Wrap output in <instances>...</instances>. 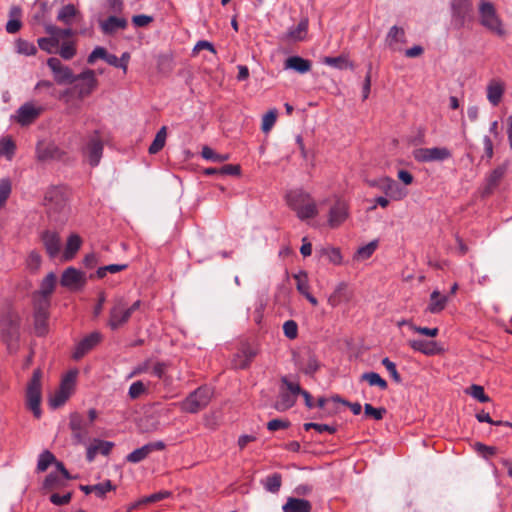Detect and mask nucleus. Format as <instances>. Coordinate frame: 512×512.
Segmentation results:
<instances>
[{
    "label": "nucleus",
    "instance_id": "28",
    "mask_svg": "<svg viewBox=\"0 0 512 512\" xmlns=\"http://www.w3.org/2000/svg\"><path fill=\"white\" fill-rule=\"evenodd\" d=\"M282 510L283 512H311L312 504L307 499L289 497Z\"/></svg>",
    "mask_w": 512,
    "mask_h": 512
},
{
    "label": "nucleus",
    "instance_id": "22",
    "mask_svg": "<svg viewBox=\"0 0 512 512\" xmlns=\"http://www.w3.org/2000/svg\"><path fill=\"white\" fill-rule=\"evenodd\" d=\"M348 217V205L342 200H337L330 208L328 224L331 228L339 227Z\"/></svg>",
    "mask_w": 512,
    "mask_h": 512
},
{
    "label": "nucleus",
    "instance_id": "35",
    "mask_svg": "<svg viewBox=\"0 0 512 512\" xmlns=\"http://www.w3.org/2000/svg\"><path fill=\"white\" fill-rule=\"evenodd\" d=\"M79 14V10L74 4L64 5L57 14V20L67 26L72 25L73 19Z\"/></svg>",
    "mask_w": 512,
    "mask_h": 512
},
{
    "label": "nucleus",
    "instance_id": "56",
    "mask_svg": "<svg viewBox=\"0 0 512 512\" xmlns=\"http://www.w3.org/2000/svg\"><path fill=\"white\" fill-rule=\"evenodd\" d=\"M69 398L70 395L57 389L54 394L49 397L48 404L52 409H57L63 406Z\"/></svg>",
    "mask_w": 512,
    "mask_h": 512
},
{
    "label": "nucleus",
    "instance_id": "31",
    "mask_svg": "<svg viewBox=\"0 0 512 512\" xmlns=\"http://www.w3.org/2000/svg\"><path fill=\"white\" fill-rule=\"evenodd\" d=\"M316 255L320 259L325 258L329 263L334 265H340L343 259L340 249L330 246L316 249Z\"/></svg>",
    "mask_w": 512,
    "mask_h": 512
},
{
    "label": "nucleus",
    "instance_id": "48",
    "mask_svg": "<svg viewBox=\"0 0 512 512\" xmlns=\"http://www.w3.org/2000/svg\"><path fill=\"white\" fill-rule=\"evenodd\" d=\"M49 314H33L34 330L37 336H45L48 332Z\"/></svg>",
    "mask_w": 512,
    "mask_h": 512
},
{
    "label": "nucleus",
    "instance_id": "33",
    "mask_svg": "<svg viewBox=\"0 0 512 512\" xmlns=\"http://www.w3.org/2000/svg\"><path fill=\"white\" fill-rule=\"evenodd\" d=\"M448 298L445 295H441L439 291L434 290L430 295V302L427 307V311L433 314L440 313L446 307Z\"/></svg>",
    "mask_w": 512,
    "mask_h": 512
},
{
    "label": "nucleus",
    "instance_id": "64",
    "mask_svg": "<svg viewBox=\"0 0 512 512\" xmlns=\"http://www.w3.org/2000/svg\"><path fill=\"white\" fill-rule=\"evenodd\" d=\"M16 145L11 139H1L0 140V156H6L8 159H11L15 153Z\"/></svg>",
    "mask_w": 512,
    "mask_h": 512
},
{
    "label": "nucleus",
    "instance_id": "16",
    "mask_svg": "<svg viewBox=\"0 0 512 512\" xmlns=\"http://www.w3.org/2000/svg\"><path fill=\"white\" fill-rule=\"evenodd\" d=\"M166 447L163 441L150 442L140 448L135 449L126 456V461L129 463H139L146 459L153 451H162Z\"/></svg>",
    "mask_w": 512,
    "mask_h": 512
},
{
    "label": "nucleus",
    "instance_id": "5",
    "mask_svg": "<svg viewBox=\"0 0 512 512\" xmlns=\"http://www.w3.org/2000/svg\"><path fill=\"white\" fill-rule=\"evenodd\" d=\"M451 22L456 29H462L472 19L473 4L471 0H451Z\"/></svg>",
    "mask_w": 512,
    "mask_h": 512
},
{
    "label": "nucleus",
    "instance_id": "24",
    "mask_svg": "<svg viewBox=\"0 0 512 512\" xmlns=\"http://www.w3.org/2000/svg\"><path fill=\"white\" fill-rule=\"evenodd\" d=\"M309 21L308 18H302L297 26L289 28V30L282 37L286 41H303L308 32Z\"/></svg>",
    "mask_w": 512,
    "mask_h": 512
},
{
    "label": "nucleus",
    "instance_id": "17",
    "mask_svg": "<svg viewBox=\"0 0 512 512\" xmlns=\"http://www.w3.org/2000/svg\"><path fill=\"white\" fill-rule=\"evenodd\" d=\"M369 185L379 188L386 196L395 200L401 199L403 196L402 189L399 184L390 177L372 180L369 182Z\"/></svg>",
    "mask_w": 512,
    "mask_h": 512
},
{
    "label": "nucleus",
    "instance_id": "61",
    "mask_svg": "<svg viewBox=\"0 0 512 512\" xmlns=\"http://www.w3.org/2000/svg\"><path fill=\"white\" fill-rule=\"evenodd\" d=\"M304 429L306 431H309L310 429L316 430L318 433L328 432L330 434H334L337 432V426L334 425H328V424H321V423H314V422H308L303 425Z\"/></svg>",
    "mask_w": 512,
    "mask_h": 512
},
{
    "label": "nucleus",
    "instance_id": "26",
    "mask_svg": "<svg viewBox=\"0 0 512 512\" xmlns=\"http://www.w3.org/2000/svg\"><path fill=\"white\" fill-rule=\"evenodd\" d=\"M505 91L504 83L500 80L492 79L487 85V99L493 105L497 106L503 97Z\"/></svg>",
    "mask_w": 512,
    "mask_h": 512
},
{
    "label": "nucleus",
    "instance_id": "46",
    "mask_svg": "<svg viewBox=\"0 0 512 512\" xmlns=\"http://www.w3.org/2000/svg\"><path fill=\"white\" fill-rule=\"evenodd\" d=\"M156 67L159 73L169 75L174 68L173 57L168 54H160L157 57Z\"/></svg>",
    "mask_w": 512,
    "mask_h": 512
},
{
    "label": "nucleus",
    "instance_id": "59",
    "mask_svg": "<svg viewBox=\"0 0 512 512\" xmlns=\"http://www.w3.org/2000/svg\"><path fill=\"white\" fill-rule=\"evenodd\" d=\"M293 277L296 280V288H297L298 292L301 295H304L305 293H307L310 289L307 272L300 271L299 273L295 274Z\"/></svg>",
    "mask_w": 512,
    "mask_h": 512
},
{
    "label": "nucleus",
    "instance_id": "63",
    "mask_svg": "<svg viewBox=\"0 0 512 512\" xmlns=\"http://www.w3.org/2000/svg\"><path fill=\"white\" fill-rule=\"evenodd\" d=\"M115 489L116 486L109 479L94 485V493L98 498H104L107 492Z\"/></svg>",
    "mask_w": 512,
    "mask_h": 512
},
{
    "label": "nucleus",
    "instance_id": "37",
    "mask_svg": "<svg viewBox=\"0 0 512 512\" xmlns=\"http://www.w3.org/2000/svg\"><path fill=\"white\" fill-rule=\"evenodd\" d=\"M33 314H49L51 298L32 294Z\"/></svg>",
    "mask_w": 512,
    "mask_h": 512
},
{
    "label": "nucleus",
    "instance_id": "2",
    "mask_svg": "<svg viewBox=\"0 0 512 512\" xmlns=\"http://www.w3.org/2000/svg\"><path fill=\"white\" fill-rule=\"evenodd\" d=\"M42 371L37 368L33 371L32 377L29 380L26 388V406L33 413L36 419L42 416L41 399H42V385H41Z\"/></svg>",
    "mask_w": 512,
    "mask_h": 512
},
{
    "label": "nucleus",
    "instance_id": "6",
    "mask_svg": "<svg viewBox=\"0 0 512 512\" xmlns=\"http://www.w3.org/2000/svg\"><path fill=\"white\" fill-rule=\"evenodd\" d=\"M44 205L48 213L65 214L67 208V196L64 188L51 187L44 196Z\"/></svg>",
    "mask_w": 512,
    "mask_h": 512
},
{
    "label": "nucleus",
    "instance_id": "55",
    "mask_svg": "<svg viewBox=\"0 0 512 512\" xmlns=\"http://www.w3.org/2000/svg\"><path fill=\"white\" fill-rule=\"evenodd\" d=\"M56 457L49 450H44L40 455L37 463V471L44 472L51 464H55Z\"/></svg>",
    "mask_w": 512,
    "mask_h": 512
},
{
    "label": "nucleus",
    "instance_id": "51",
    "mask_svg": "<svg viewBox=\"0 0 512 512\" xmlns=\"http://www.w3.org/2000/svg\"><path fill=\"white\" fill-rule=\"evenodd\" d=\"M201 156L206 160L216 162V163L225 162L230 159V155L228 153L219 154V153L215 152L209 146H204L202 148Z\"/></svg>",
    "mask_w": 512,
    "mask_h": 512
},
{
    "label": "nucleus",
    "instance_id": "27",
    "mask_svg": "<svg viewBox=\"0 0 512 512\" xmlns=\"http://www.w3.org/2000/svg\"><path fill=\"white\" fill-rule=\"evenodd\" d=\"M351 299V294L348 291V285L345 282H340L328 298V303L332 307H337L343 302H348Z\"/></svg>",
    "mask_w": 512,
    "mask_h": 512
},
{
    "label": "nucleus",
    "instance_id": "11",
    "mask_svg": "<svg viewBox=\"0 0 512 512\" xmlns=\"http://www.w3.org/2000/svg\"><path fill=\"white\" fill-rule=\"evenodd\" d=\"M69 428L72 431V438L75 443L83 444L86 442L89 435V424L80 413L73 412L70 414Z\"/></svg>",
    "mask_w": 512,
    "mask_h": 512
},
{
    "label": "nucleus",
    "instance_id": "60",
    "mask_svg": "<svg viewBox=\"0 0 512 512\" xmlns=\"http://www.w3.org/2000/svg\"><path fill=\"white\" fill-rule=\"evenodd\" d=\"M16 48H17L18 53L24 54L27 56H32L37 53V48L33 43H31L27 40L21 39V38H19L16 41Z\"/></svg>",
    "mask_w": 512,
    "mask_h": 512
},
{
    "label": "nucleus",
    "instance_id": "57",
    "mask_svg": "<svg viewBox=\"0 0 512 512\" xmlns=\"http://www.w3.org/2000/svg\"><path fill=\"white\" fill-rule=\"evenodd\" d=\"M278 111L276 108L269 110L262 118L261 129L268 133L276 123Z\"/></svg>",
    "mask_w": 512,
    "mask_h": 512
},
{
    "label": "nucleus",
    "instance_id": "19",
    "mask_svg": "<svg viewBox=\"0 0 512 512\" xmlns=\"http://www.w3.org/2000/svg\"><path fill=\"white\" fill-rule=\"evenodd\" d=\"M300 370L308 376H313L321 367L316 354L311 349H306L299 360L296 361Z\"/></svg>",
    "mask_w": 512,
    "mask_h": 512
},
{
    "label": "nucleus",
    "instance_id": "50",
    "mask_svg": "<svg viewBox=\"0 0 512 512\" xmlns=\"http://www.w3.org/2000/svg\"><path fill=\"white\" fill-rule=\"evenodd\" d=\"M264 488L271 492L277 493L282 485V476L280 473H273L268 475L263 481Z\"/></svg>",
    "mask_w": 512,
    "mask_h": 512
},
{
    "label": "nucleus",
    "instance_id": "18",
    "mask_svg": "<svg viewBox=\"0 0 512 512\" xmlns=\"http://www.w3.org/2000/svg\"><path fill=\"white\" fill-rule=\"evenodd\" d=\"M40 239L48 256L51 259L55 258L61 250V239L59 234L56 231L47 229L41 233Z\"/></svg>",
    "mask_w": 512,
    "mask_h": 512
},
{
    "label": "nucleus",
    "instance_id": "44",
    "mask_svg": "<svg viewBox=\"0 0 512 512\" xmlns=\"http://www.w3.org/2000/svg\"><path fill=\"white\" fill-rule=\"evenodd\" d=\"M167 137V128L166 126H162L159 131L156 133L155 138L151 145L148 148V152L150 154H157L161 151L165 145Z\"/></svg>",
    "mask_w": 512,
    "mask_h": 512
},
{
    "label": "nucleus",
    "instance_id": "13",
    "mask_svg": "<svg viewBox=\"0 0 512 512\" xmlns=\"http://www.w3.org/2000/svg\"><path fill=\"white\" fill-rule=\"evenodd\" d=\"M102 341V334L94 331L85 336L75 346L72 358L76 361L82 359L87 353L93 350Z\"/></svg>",
    "mask_w": 512,
    "mask_h": 512
},
{
    "label": "nucleus",
    "instance_id": "3",
    "mask_svg": "<svg viewBox=\"0 0 512 512\" xmlns=\"http://www.w3.org/2000/svg\"><path fill=\"white\" fill-rule=\"evenodd\" d=\"M213 391L207 385H203L190 392L187 397L180 403L183 412L196 414L205 409L212 398Z\"/></svg>",
    "mask_w": 512,
    "mask_h": 512
},
{
    "label": "nucleus",
    "instance_id": "34",
    "mask_svg": "<svg viewBox=\"0 0 512 512\" xmlns=\"http://www.w3.org/2000/svg\"><path fill=\"white\" fill-rule=\"evenodd\" d=\"M82 244V239L77 234H71L66 242V247L63 253V258L66 261L72 260Z\"/></svg>",
    "mask_w": 512,
    "mask_h": 512
},
{
    "label": "nucleus",
    "instance_id": "53",
    "mask_svg": "<svg viewBox=\"0 0 512 512\" xmlns=\"http://www.w3.org/2000/svg\"><path fill=\"white\" fill-rule=\"evenodd\" d=\"M44 27H45V32L47 34H49V35L55 34V36H57L59 40H60V38H70L75 35V31L70 27L61 29L52 24H45Z\"/></svg>",
    "mask_w": 512,
    "mask_h": 512
},
{
    "label": "nucleus",
    "instance_id": "12",
    "mask_svg": "<svg viewBox=\"0 0 512 512\" xmlns=\"http://www.w3.org/2000/svg\"><path fill=\"white\" fill-rule=\"evenodd\" d=\"M103 141L100 137L99 131H94L93 135L89 137L88 142L84 148V154L88 158L91 167L99 165L103 155Z\"/></svg>",
    "mask_w": 512,
    "mask_h": 512
},
{
    "label": "nucleus",
    "instance_id": "7",
    "mask_svg": "<svg viewBox=\"0 0 512 512\" xmlns=\"http://www.w3.org/2000/svg\"><path fill=\"white\" fill-rule=\"evenodd\" d=\"M77 82L73 89L77 94L79 100H83L90 96L98 87V79L96 78L95 71L92 69H85L77 74Z\"/></svg>",
    "mask_w": 512,
    "mask_h": 512
},
{
    "label": "nucleus",
    "instance_id": "62",
    "mask_svg": "<svg viewBox=\"0 0 512 512\" xmlns=\"http://www.w3.org/2000/svg\"><path fill=\"white\" fill-rule=\"evenodd\" d=\"M64 60H71L77 53L74 42H63L60 46V50L57 51Z\"/></svg>",
    "mask_w": 512,
    "mask_h": 512
},
{
    "label": "nucleus",
    "instance_id": "21",
    "mask_svg": "<svg viewBox=\"0 0 512 512\" xmlns=\"http://www.w3.org/2000/svg\"><path fill=\"white\" fill-rule=\"evenodd\" d=\"M508 169V163L505 162L501 165H498L495 169H493L489 175L486 177V184L483 190V195H491L493 191L499 186L501 180L506 174Z\"/></svg>",
    "mask_w": 512,
    "mask_h": 512
},
{
    "label": "nucleus",
    "instance_id": "49",
    "mask_svg": "<svg viewBox=\"0 0 512 512\" xmlns=\"http://www.w3.org/2000/svg\"><path fill=\"white\" fill-rule=\"evenodd\" d=\"M378 247V240H373L368 244L361 246L357 249L354 259L367 260L369 259Z\"/></svg>",
    "mask_w": 512,
    "mask_h": 512
},
{
    "label": "nucleus",
    "instance_id": "45",
    "mask_svg": "<svg viewBox=\"0 0 512 512\" xmlns=\"http://www.w3.org/2000/svg\"><path fill=\"white\" fill-rule=\"evenodd\" d=\"M64 486L63 478H61L57 472H51L45 477L42 483V490L60 489Z\"/></svg>",
    "mask_w": 512,
    "mask_h": 512
},
{
    "label": "nucleus",
    "instance_id": "38",
    "mask_svg": "<svg viewBox=\"0 0 512 512\" xmlns=\"http://www.w3.org/2000/svg\"><path fill=\"white\" fill-rule=\"evenodd\" d=\"M360 381H365L370 386H376V387H378L382 391H385L388 388L387 381L384 378H382L380 376V374H378L377 372H373V371L364 372L360 376Z\"/></svg>",
    "mask_w": 512,
    "mask_h": 512
},
{
    "label": "nucleus",
    "instance_id": "25",
    "mask_svg": "<svg viewBox=\"0 0 512 512\" xmlns=\"http://www.w3.org/2000/svg\"><path fill=\"white\" fill-rule=\"evenodd\" d=\"M36 155L39 161L44 162L60 158L61 151L56 145L52 143L44 145L42 142H39L36 146Z\"/></svg>",
    "mask_w": 512,
    "mask_h": 512
},
{
    "label": "nucleus",
    "instance_id": "32",
    "mask_svg": "<svg viewBox=\"0 0 512 512\" xmlns=\"http://www.w3.org/2000/svg\"><path fill=\"white\" fill-rule=\"evenodd\" d=\"M21 15H22V10L20 7L12 6L10 8L9 16L11 19L6 23V27H5L7 33L15 34L21 29V27H22V22L20 20Z\"/></svg>",
    "mask_w": 512,
    "mask_h": 512
},
{
    "label": "nucleus",
    "instance_id": "40",
    "mask_svg": "<svg viewBox=\"0 0 512 512\" xmlns=\"http://www.w3.org/2000/svg\"><path fill=\"white\" fill-rule=\"evenodd\" d=\"M54 81L58 85L74 84L77 82V74L70 67L63 65L59 72L54 73Z\"/></svg>",
    "mask_w": 512,
    "mask_h": 512
},
{
    "label": "nucleus",
    "instance_id": "1",
    "mask_svg": "<svg viewBox=\"0 0 512 512\" xmlns=\"http://www.w3.org/2000/svg\"><path fill=\"white\" fill-rule=\"evenodd\" d=\"M479 23L487 31L500 38L507 34L504 22L497 13L495 5L487 0H481L478 7Z\"/></svg>",
    "mask_w": 512,
    "mask_h": 512
},
{
    "label": "nucleus",
    "instance_id": "8",
    "mask_svg": "<svg viewBox=\"0 0 512 512\" xmlns=\"http://www.w3.org/2000/svg\"><path fill=\"white\" fill-rule=\"evenodd\" d=\"M259 351L260 347L258 343L248 341L241 342L234 357L235 367L241 370L249 368L255 357L259 354Z\"/></svg>",
    "mask_w": 512,
    "mask_h": 512
},
{
    "label": "nucleus",
    "instance_id": "9",
    "mask_svg": "<svg viewBox=\"0 0 512 512\" xmlns=\"http://www.w3.org/2000/svg\"><path fill=\"white\" fill-rule=\"evenodd\" d=\"M86 283L87 278L85 273L72 266L67 267L60 277V285L71 291L82 290L86 286Z\"/></svg>",
    "mask_w": 512,
    "mask_h": 512
},
{
    "label": "nucleus",
    "instance_id": "41",
    "mask_svg": "<svg viewBox=\"0 0 512 512\" xmlns=\"http://www.w3.org/2000/svg\"><path fill=\"white\" fill-rule=\"evenodd\" d=\"M77 375L78 371L76 369L68 371L61 379L58 389L71 396L75 388Z\"/></svg>",
    "mask_w": 512,
    "mask_h": 512
},
{
    "label": "nucleus",
    "instance_id": "15",
    "mask_svg": "<svg viewBox=\"0 0 512 512\" xmlns=\"http://www.w3.org/2000/svg\"><path fill=\"white\" fill-rule=\"evenodd\" d=\"M408 345L416 352L426 356H436L444 353V348L434 340L413 339L408 341Z\"/></svg>",
    "mask_w": 512,
    "mask_h": 512
},
{
    "label": "nucleus",
    "instance_id": "23",
    "mask_svg": "<svg viewBox=\"0 0 512 512\" xmlns=\"http://www.w3.org/2000/svg\"><path fill=\"white\" fill-rule=\"evenodd\" d=\"M101 31L105 35H113L118 30H123L127 27L128 22L123 17H117L115 15H111L105 20L100 21L99 23Z\"/></svg>",
    "mask_w": 512,
    "mask_h": 512
},
{
    "label": "nucleus",
    "instance_id": "29",
    "mask_svg": "<svg viewBox=\"0 0 512 512\" xmlns=\"http://www.w3.org/2000/svg\"><path fill=\"white\" fill-rule=\"evenodd\" d=\"M57 283V277L54 272H49L40 282L38 290L32 294L51 298Z\"/></svg>",
    "mask_w": 512,
    "mask_h": 512
},
{
    "label": "nucleus",
    "instance_id": "30",
    "mask_svg": "<svg viewBox=\"0 0 512 512\" xmlns=\"http://www.w3.org/2000/svg\"><path fill=\"white\" fill-rule=\"evenodd\" d=\"M311 67V61L300 56H290L285 60V68L292 69L301 74L309 72Z\"/></svg>",
    "mask_w": 512,
    "mask_h": 512
},
{
    "label": "nucleus",
    "instance_id": "10",
    "mask_svg": "<svg viewBox=\"0 0 512 512\" xmlns=\"http://www.w3.org/2000/svg\"><path fill=\"white\" fill-rule=\"evenodd\" d=\"M413 157L417 162L428 163L447 160L452 153L446 147L418 148L413 151Z\"/></svg>",
    "mask_w": 512,
    "mask_h": 512
},
{
    "label": "nucleus",
    "instance_id": "52",
    "mask_svg": "<svg viewBox=\"0 0 512 512\" xmlns=\"http://www.w3.org/2000/svg\"><path fill=\"white\" fill-rule=\"evenodd\" d=\"M296 403V397L286 391H281L279 395V401L276 403V409L279 411H285L293 407Z\"/></svg>",
    "mask_w": 512,
    "mask_h": 512
},
{
    "label": "nucleus",
    "instance_id": "58",
    "mask_svg": "<svg viewBox=\"0 0 512 512\" xmlns=\"http://www.w3.org/2000/svg\"><path fill=\"white\" fill-rule=\"evenodd\" d=\"M387 413V410L385 407H378L375 408L369 403H366L364 405V414L366 417L373 418L374 420L380 421L384 418L385 414Z\"/></svg>",
    "mask_w": 512,
    "mask_h": 512
},
{
    "label": "nucleus",
    "instance_id": "39",
    "mask_svg": "<svg viewBox=\"0 0 512 512\" xmlns=\"http://www.w3.org/2000/svg\"><path fill=\"white\" fill-rule=\"evenodd\" d=\"M128 268V264H109L102 267H99L94 274H90L89 278H98L103 279L106 277L107 273L115 274L121 271H124Z\"/></svg>",
    "mask_w": 512,
    "mask_h": 512
},
{
    "label": "nucleus",
    "instance_id": "42",
    "mask_svg": "<svg viewBox=\"0 0 512 512\" xmlns=\"http://www.w3.org/2000/svg\"><path fill=\"white\" fill-rule=\"evenodd\" d=\"M37 43L42 51H45L48 54H54L57 53V48L60 42L58 37L54 34L49 37L38 38Z\"/></svg>",
    "mask_w": 512,
    "mask_h": 512
},
{
    "label": "nucleus",
    "instance_id": "54",
    "mask_svg": "<svg viewBox=\"0 0 512 512\" xmlns=\"http://www.w3.org/2000/svg\"><path fill=\"white\" fill-rule=\"evenodd\" d=\"M323 62L326 65H329L331 67L343 70L347 68H352L353 64L349 62V60L345 56H337V57H325Z\"/></svg>",
    "mask_w": 512,
    "mask_h": 512
},
{
    "label": "nucleus",
    "instance_id": "47",
    "mask_svg": "<svg viewBox=\"0 0 512 512\" xmlns=\"http://www.w3.org/2000/svg\"><path fill=\"white\" fill-rule=\"evenodd\" d=\"M295 211L297 213V217L301 220L314 218L318 214L316 204L314 202H310V200L299 206Z\"/></svg>",
    "mask_w": 512,
    "mask_h": 512
},
{
    "label": "nucleus",
    "instance_id": "43",
    "mask_svg": "<svg viewBox=\"0 0 512 512\" xmlns=\"http://www.w3.org/2000/svg\"><path fill=\"white\" fill-rule=\"evenodd\" d=\"M398 42H406L405 30L402 27L394 25L390 28L386 35V43L389 47H392L395 43Z\"/></svg>",
    "mask_w": 512,
    "mask_h": 512
},
{
    "label": "nucleus",
    "instance_id": "20",
    "mask_svg": "<svg viewBox=\"0 0 512 512\" xmlns=\"http://www.w3.org/2000/svg\"><path fill=\"white\" fill-rule=\"evenodd\" d=\"M41 107H35L31 103H25L17 110L16 121L21 126H28L32 124L42 113Z\"/></svg>",
    "mask_w": 512,
    "mask_h": 512
},
{
    "label": "nucleus",
    "instance_id": "14",
    "mask_svg": "<svg viewBox=\"0 0 512 512\" xmlns=\"http://www.w3.org/2000/svg\"><path fill=\"white\" fill-rule=\"evenodd\" d=\"M129 311L126 310V305L122 299L118 300L110 309L108 326L111 330H117L130 319Z\"/></svg>",
    "mask_w": 512,
    "mask_h": 512
},
{
    "label": "nucleus",
    "instance_id": "4",
    "mask_svg": "<svg viewBox=\"0 0 512 512\" xmlns=\"http://www.w3.org/2000/svg\"><path fill=\"white\" fill-rule=\"evenodd\" d=\"M1 338L9 351L18 347L20 339V319L12 315H6L1 322Z\"/></svg>",
    "mask_w": 512,
    "mask_h": 512
},
{
    "label": "nucleus",
    "instance_id": "36",
    "mask_svg": "<svg viewBox=\"0 0 512 512\" xmlns=\"http://www.w3.org/2000/svg\"><path fill=\"white\" fill-rule=\"evenodd\" d=\"M288 205L296 210L310 200V195L302 190H292L286 195Z\"/></svg>",
    "mask_w": 512,
    "mask_h": 512
}]
</instances>
